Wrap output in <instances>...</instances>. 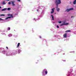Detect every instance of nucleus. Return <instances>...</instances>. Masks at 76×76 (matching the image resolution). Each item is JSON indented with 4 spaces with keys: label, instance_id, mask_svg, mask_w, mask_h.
I'll list each match as a JSON object with an SVG mask.
<instances>
[{
    "label": "nucleus",
    "instance_id": "obj_5",
    "mask_svg": "<svg viewBox=\"0 0 76 76\" xmlns=\"http://www.w3.org/2000/svg\"><path fill=\"white\" fill-rule=\"evenodd\" d=\"M54 9H55V8H52V11L50 13L51 14H52V13H53L54 12Z\"/></svg>",
    "mask_w": 76,
    "mask_h": 76
},
{
    "label": "nucleus",
    "instance_id": "obj_36",
    "mask_svg": "<svg viewBox=\"0 0 76 76\" xmlns=\"http://www.w3.org/2000/svg\"><path fill=\"white\" fill-rule=\"evenodd\" d=\"M10 53H11V52H10Z\"/></svg>",
    "mask_w": 76,
    "mask_h": 76
},
{
    "label": "nucleus",
    "instance_id": "obj_28",
    "mask_svg": "<svg viewBox=\"0 0 76 76\" xmlns=\"http://www.w3.org/2000/svg\"><path fill=\"white\" fill-rule=\"evenodd\" d=\"M20 51H18V53H20Z\"/></svg>",
    "mask_w": 76,
    "mask_h": 76
},
{
    "label": "nucleus",
    "instance_id": "obj_35",
    "mask_svg": "<svg viewBox=\"0 0 76 76\" xmlns=\"http://www.w3.org/2000/svg\"><path fill=\"white\" fill-rule=\"evenodd\" d=\"M34 20H35V18H34Z\"/></svg>",
    "mask_w": 76,
    "mask_h": 76
},
{
    "label": "nucleus",
    "instance_id": "obj_2",
    "mask_svg": "<svg viewBox=\"0 0 76 76\" xmlns=\"http://www.w3.org/2000/svg\"><path fill=\"white\" fill-rule=\"evenodd\" d=\"M69 25V23H66L65 21H63V23L61 24L60 25V26H63V25Z\"/></svg>",
    "mask_w": 76,
    "mask_h": 76
},
{
    "label": "nucleus",
    "instance_id": "obj_24",
    "mask_svg": "<svg viewBox=\"0 0 76 76\" xmlns=\"http://www.w3.org/2000/svg\"><path fill=\"white\" fill-rule=\"evenodd\" d=\"M8 30H9H9H10V28L9 27L8 28Z\"/></svg>",
    "mask_w": 76,
    "mask_h": 76
},
{
    "label": "nucleus",
    "instance_id": "obj_34",
    "mask_svg": "<svg viewBox=\"0 0 76 76\" xmlns=\"http://www.w3.org/2000/svg\"><path fill=\"white\" fill-rule=\"evenodd\" d=\"M72 3V2H70V3L71 4V3Z\"/></svg>",
    "mask_w": 76,
    "mask_h": 76
},
{
    "label": "nucleus",
    "instance_id": "obj_6",
    "mask_svg": "<svg viewBox=\"0 0 76 76\" xmlns=\"http://www.w3.org/2000/svg\"><path fill=\"white\" fill-rule=\"evenodd\" d=\"M11 2H12V6H15V4H14V3H15V2L14 1H11Z\"/></svg>",
    "mask_w": 76,
    "mask_h": 76
},
{
    "label": "nucleus",
    "instance_id": "obj_14",
    "mask_svg": "<svg viewBox=\"0 0 76 76\" xmlns=\"http://www.w3.org/2000/svg\"><path fill=\"white\" fill-rule=\"evenodd\" d=\"M51 16L52 17V20H54V17L53 16V15H51Z\"/></svg>",
    "mask_w": 76,
    "mask_h": 76
},
{
    "label": "nucleus",
    "instance_id": "obj_17",
    "mask_svg": "<svg viewBox=\"0 0 76 76\" xmlns=\"http://www.w3.org/2000/svg\"><path fill=\"white\" fill-rule=\"evenodd\" d=\"M8 10H11V9L10 8H8L7 9Z\"/></svg>",
    "mask_w": 76,
    "mask_h": 76
},
{
    "label": "nucleus",
    "instance_id": "obj_10",
    "mask_svg": "<svg viewBox=\"0 0 76 76\" xmlns=\"http://www.w3.org/2000/svg\"><path fill=\"white\" fill-rule=\"evenodd\" d=\"M7 10V8H5L2 9L1 10L2 11H4L5 10Z\"/></svg>",
    "mask_w": 76,
    "mask_h": 76
},
{
    "label": "nucleus",
    "instance_id": "obj_25",
    "mask_svg": "<svg viewBox=\"0 0 76 76\" xmlns=\"http://www.w3.org/2000/svg\"><path fill=\"white\" fill-rule=\"evenodd\" d=\"M75 17V16H71V18H74Z\"/></svg>",
    "mask_w": 76,
    "mask_h": 76
},
{
    "label": "nucleus",
    "instance_id": "obj_13",
    "mask_svg": "<svg viewBox=\"0 0 76 76\" xmlns=\"http://www.w3.org/2000/svg\"><path fill=\"white\" fill-rule=\"evenodd\" d=\"M8 19H10V18H13V16H11V17H8Z\"/></svg>",
    "mask_w": 76,
    "mask_h": 76
},
{
    "label": "nucleus",
    "instance_id": "obj_18",
    "mask_svg": "<svg viewBox=\"0 0 76 76\" xmlns=\"http://www.w3.org/2000/svg\"><path fill=\"white\" fill-rule=\"evenodd\" d=\"M56 4V7H58V4Z\"/></svg>",
    "mask_w": 76,
    "mask_h": 76
},
{
    "label": "nucleus",
    "instance_id": "obj_26",
    "mask_svg": "<svg viewBox=\"0 0 76 76\" xmlns=\"http://www.w3.org/2000/svg\"><path fill=\"white\" fill-rule=\"evenodd\" d=\"M57 28H59V27L57 25Z\"/></svg>",
    "mask_w": 76,
    "mask_h": 76
},
{
    "label": "nucleus",
    "instance_id": "obj_20",
    "mask_svg": "<svg viewBox=\"0 0 76 76\" xmlns=\"http://www.w3.org/2000/svg\"><path fill=\"white\" fill-rule=\"evenodd\" d=\"M9 19V18L8 17H7L6 18H5V20H7V19Z\"/></svg>",
    "mask_w": 76,
    "mask_h": 76
},
{
    "label": "nucleus",
    "instance_id": "obj_12",
    "mask_svg": "<svg viewBox=\"0 0 76 76\" xmlns=\"http://www.w3.org/2000/svg\"><path fill=\"white\" fill-rule=\"evenodd\" d=\"M3 4L4 5V4H6V1H3Z\"/></svg>",
    "mask_w": 76,
    "mask_h": 76
},
{
    "label": "nucleus",
    "instance_id": "obj_1",
    "mask_svg": "<svg viewBox=\"0 0 76 76\" xmlns=\"http://www.w3.org/2000/svg\"><path fill=\"white\" fill-rule=\"evenodd\" d=\"M55 3L56 4H61V0H55Z\"/></svg>",
    "mask_w": 76,
    "mask_h": 76
},
{
    "label": "nucleus",
    "instance_id": "obj_31",
    "mask_svg": "<svg viewBox=\"0 0 76 76\" xmlns=\"http://www.w3.org/2000/svg\"><path fill=\"white\" fill-rule=\"evenodd\" d=\"M40 38H41V36H40Z\"/></svg>",
    "mask_w": 76,
    "mask_h": 76
},
{
    "label": "nucleus",
    "instance_id": "obj_30",
    "mask_svg": "<svg viewBox=\"0 0 76 76\" xmlns=\"http://www.w3.org/2000/svg\"><path fill=\"white\" fill-rule=\"evenodd\" d=\"M0 9H1V7H0Z\"/></svg>",
    "mask_w": 76,
    "mask_h": 76
},
{
    "label": "nucleus",
    "instance_id": "obj_8",
    "mask_svg": "<svg viewBox=\"0 0 76 76\" xmlns=\"http://www.w3.org/2000/svg\"><path fill=\"white\" fill-rule=\"evenodd\" d=\"M56 10L57 12H59L60 11V8H58V7H56Z\"/></svg>",
    "mask_w": 76,
    "mask_h": 76
},
{
    "label": "nucleus",
    "instance_id": "obj_21",
    "mask_svg": "<svg viewBox=\"0 0 76 76\" xmlns=\"http://www.w3.org/2000/svg\"><path fill=\"white\" fill-rule=\"evenodd\" d=\"M11 4V2H9V3H8V4Z\"/></svg>",
    "mask_w": 76,
    "mask_h": 76
},
{
    "label": "nucleus",
    "instance_id": "obj_7",
    "mask_svg": "<svg viewBox=\"0 0 76 76\" xmlns=\"http://www.w3.org/2000/svg\"><path fill=\"white\" fill-rule=\"evenodd\" d=\"M64 38H67V33H65L64 34Z\"/></svg>",
    "mask_w": 76,
    "mask_h": 76
},
{
    "label": "nucleus",
    "instance_id": "obj_33",
    "mask_svg": "<svg viewBox=\"0 0 76 76\" xmlns=\"http://www.w3.org/2000/svg\"><path fill=\"white\" fill-rule=\"evenodd\" d=\"M37 12H38V10H37Z\"/></svg>",
    "mask_w": 76,
    "mask_h": 76
},
{
    "label": "nucleus",
    "instance_id": "obj_19",
    "mask_svg": "<svg viewBox=\"0 0 76 76\" xmlns=\"http://www.w3.org/2000/svg\"><path fill=\"white\" fill-rule=\"evenodd\" d=\"M1 16H5V15L4 14H1L0 15Z\"/></svg>",
    "mask_w": 76,
    "mask_h": 76
},
{
    "label": "nucleus",
    "instance_id": "obj_11",
    "mask_svg": "<svg viewBox=\"0 0 76 76\" xmlns=\"http://www.w3.org/2000/svg\"><path fill=\"white\" fill-rule=\"evenodd\" d=\"M70 32V30H66L65 31V32Z\"/></svg>",
    "mask_w": 76,
    "mask_h": 76
},
{
    "label": "nucleus",
    "instance_id": "obj_4",
    "mask_svg": "<svg viewBox=\"0 0 76 76\" xmlns=\"http://www.w3.org/2000/svg\"><path fill=\"white\" fill-rule=\"evenodd\" d=\"M43 72H45V75H47V73H48V72L47 71V69H45L43 70Z\"/></svg>",
    "mask_w": 76,
    "mask_h": 76
},
{
    "label": "nucleus",
    "instance_id": "obj_37",
    "mask_svg": "<svg viewBox=\"0 0 76 76\" xmlns=\"http://www.w3.org/2000/svg\"><path fill=\"white\" fill-rule=\"evenodd\" d=\"M10 55H11V54H10Z\"/></svg>",
    "mask_w": 76,
    "mask_h": 76
},
{
    "label": "nucleus",
    "instance_id": "obj_27",
    "mask_svg": "<svg viewBox=\"0 0 76 76\" xmlns=\"http://www.w3.org/2000/svg\"><path fill=\"white\" fill-rule=\"evenodd\" d=\"M6 48H7V49H8V47H6Z\"/></svg>",
    "mask_w": 76,
    "mask_h": 76
},
{
    "label": "nucleus",
    "instance_id": "obj_15",
    "mask_svg": "<svg viewBox=\"0 0 76 76\" xmlns=\"http://www.w3.org/2000/svg\"><path fill=\"white\" fill-rule=\"evenodd\" d=\"M76 0H75L73 2V4H76Z\"/></svg>",
    "mask_w": 76,
    "mask_h": 76
},
{
    "label": "nucleus",
    "instance_id": "obj_16",
    "mask_svg": "<svg viewBox=\"0 0 76 76\" xmlns=\"http://www.w3.org/2000/svg\"><path fill=\"white\" fill-rule=\"evenodd\" d=\"M19 45H20V43H18V45L17 46V48H18V47H19Z\"/></svg>",
    "mask_w": 76,
    "mask_h": 76
},
{
    "label": "nucleus",
    "instance_id": "obj_9",
    "mask_svg": "<svg viewBox=\"0 0 76 76\" xmlns=\"http://www.w3.org/2000/svg\"><path fill=\"white\" fill-rule=\"evenodd\" d=\"M7 16H13V15H12L11 14H8L7 15Z\"/></svg>",
    "mask_w": 76,
    "mask_h": 76
},
{
    "label": "nucleus",
    "instance_id": "obj_23",
    "mask_svg": "<svg viewBox=\"0 0 76 76\" xmlns=\"http://www.w3.org/2000/svg\"><path fill=\"white\" fill-rule=\"evenodd\" d=\"M59 23H61V21H59L58 22Z\"/></svg>",
    "mask_w": 76,
    "mask_h": 76
},
{
    "label": "nucleus",
    "instance_id": "obj_32",
    "mask_svg": "<svg viewBox=\"0 0 76 76\" xmlns=\"http://www.w3.org/2000/svg\"><path fill=\"white\" fill-rule=\"evenodd\" d=\"M6 1H9L10 0H6Z\"/></svg>",
    "mask_w": 76,
    "mask_h": 76
},
{
    "label": "nucleus",
    "instance_id": "obj_29",
    "mask_svg": "<svg viewBox=\"0 0 76 76\" xmlns=\"http://www.w3.org/2000/svg\"><path fill=\"white\" fill-rule=\"evenodd\" d=\"M0 20H3L1 18H0Z\"/></svg>",
    "mask_w": 76,
    "mask_h": 76
},
{
    "label": "nucleus",
    "instance_id": "obj_22",
    "mask_svg": "<svg viewBox=\"0 0 76 76\" xmlns=\"http://www.w3.org/2000/svg\"><path fill=\"white\" fill-rule=\"evenodd\" d=\"M18 1H19V2H20V0H17Z\"/></svg>",
    "mask_w": 76,
    "mask_h": 76
},
{
    "label": "nucleus",
    "instance_id": "obj_3",
    "mask_svg": "<svg viewBox=\"0 0 76 76\" xmlns=\"http://www.w3.org/2000/svg\"><path fill=\"white\" fill-rule=\"evenodd\" d=\"M73 10V8H69V9H67L66 10V11L67 12H69V11H70V10Z\"/></svg>",
    "mask_w": 76,
    "mask_h": 76
}]
</instances>
